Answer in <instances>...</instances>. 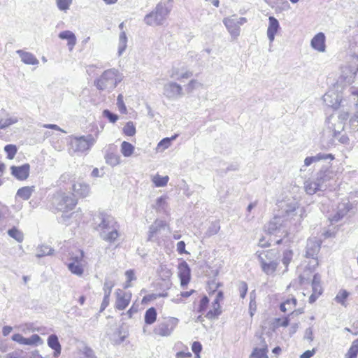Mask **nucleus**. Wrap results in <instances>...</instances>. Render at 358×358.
<instances>
[{
    "mask_svg": "<svg viewBox=\"0 0 358 358\" xmlns=\"http://www.w3.org/2000/svg\"><path fill=\"white\" fill-rule=\"evenodd\" d=\"M282 219L279 215L275 216L270 222L265 225L264 230L269 234H277L282 227Z\"/></svg>",
    "mask_w": 358,
    "mask_h": 358,
    "instance_id": "nucleus-14",
    "label": "nucleus"
},
{
    "mask_svg": "<svg viewBox=\"0 0 358 358\" xmlns=\"http://www.w3.org/2000/svg\"><path fill=\"white\" fill-rule=\"evenodd\" d=\"M48 346L54 350V357H57L61 353V345L56 334H51L48 338Z\"/></svg>",
    "mask_w": 358,
    "mask_h": 358,
    "instance_id": "nucleus-24",
    "label": "nucleus"
},
{
    "mask_svg": "<svg viewBox=\"0 0 358 358\" xmlns=\"http://www.w3.org/2000/svg\"><path fill=\"white\" fill-rule=\"evenodd\" d=\"M238 291L240 293V296L242 299H244L246 296L248 292V284L244 281H241L238 282Z\"/></svg>",
    "mask_w": 358,
    "mask_h": 358,
    "instance_id": "nucleus-54",
    "label": "nucleus"
},
{
    "mask_svg": "<svg viewBox=\"0 0 358 358\" xmlns=\"http://www.w3.org/2000/svg\"><path fill=\"white\" fill-rule=\"evenodd\" d=\"M313 163L317 162L321 160H332L334 157L331 154L318 153L315 156L310 157Z\"/></svg>",
    "mask_w": 358,
    "mask_h": 358,
    "instance_id": "nucleus-44",
    "label": "nucleus"
},
{
    "mask_svg": "<svg viewBox=\"0 0 358 358\" xmlns=\"http://www.w3.org/2000/svg\"><path fill=\"white\" fill-rule=\"evenodd\" d=\"M69 270L75 275L80 276L83 275L84 272V269L81 265V264H78L76 262H69L67 264Z\"/></svg>",
    "mask_w": 358,
    "mask_h": 358,
    "instance_id": "nucleus-37",
    "label": "nucleus"
},
{
    "mask_svg": "<svg viewBox=\"0 0 358 358\" xmlns=\"http://www.w3.org/2000/svg\"><path fill=\"white\" fill-rule=\"evenodd\" d=\"M164 95L169 99H176L183 96L182 86L175 82H169L164 85Z\"/></svg>",
    "mask_w": 358,
    "mask_h": 358,
    "instance_id": "nucleus-9",
    "label": "nucleus"
},
{
    "mask_svg": "<svg viewBox=\"0 0 358 358\" xmlns=\"http://www.w3.org/2000/svg\"><path fill=\"white\" fill-rule=\"evenodd\" d=\"M208 303L209 299L207 296L204 295L200 301V303L197 308V312L199 313H203L206 310Z\"/></svg>",
    "mask_w": 358,
    "mask_h": 358,
    "instance_id": "nucleus-50",
    "label": "nucleus"
},
{
    "mask_svg": "<svg viewBox=\"0 0 358 358\" xmlns=\"http://www.w3.org/2000/svg\"><path fill=\"white\" fill-rule=\"evenodd\" d=\"M324 103L329 107L338 108L341 105L342 100L334 92H328L323 96Z\"/></svg>",
    "mask_w": 358,
    "mask_h": 358,
    "instance_id": "nucleus-15",
    "label": "nucleus"
},
{
    "mask_svg": "<svg viewBox=\"0 0 358 358\" xmlns=\"http://www.w3.org/2000/svg\"><path fill=\"white\" fill-rule=\"evenodd\" d=\"M259 338L260 340V343L258 344L259 347H256L253 349L250 358H268V345L266 342L261 336Z\"/></svg>",
    "mask_w": 358,
    "mask_h": 358,
    "instance_id": "nucleus-16",
    "label": "nucleus"
},
{
    "mask_svg": "<svg viewBox=\"0 0 358 358\" xmlns=\"http://www.w3.org/2000/svg\"><path fill=\"white\" fill-rule=\"evenodd\" d=\"M178 323L176 317H169L159 322L154 329V333L161 336H170Z\"/></svg>",
    "mask_w": 358,
    "mask_h": 358,
    "instance_id": "nucleus-7",
    "label": "nucleus"
},
{
    "mask_svg": "<svg viewBox=\"0 0 358 358\" xmlns=\"http://www.w3.org/2000/svg\"><path fill=\"white\" fill-rule=\"evenodd\" d=\"M123 133L128 136H133L136 134V127L133 122H127L123 128Z\"/></svg>",
    "mask_w": 358,
    "mask_h": 358,
    "instance_id": "nucleus-42",
    "label": "nucleus"
},
{
    "mask_svg": "<svg viewBox=\"0 0 358 358\" xmlns=\"http://www.w3.org/2000/svg\"><path fill=\"white\" fill-rule=\"evenodd\" d=\"M59 37L63 40L68 41V46L70 50H71L76 43V37L75 34L69 30L63 31L59 34Z\"/></svg>",
    "mask_w": 358,
    "mask_h": 358,
    "instance_id": "nucleus-27",
    "label": "nucleus"
},
{
    "mask_svg": "<svg viewBox=\"0 0 358 358\" xmlns=\"http://www.w3.org/2000/svg\"><path fill=\"white\" fill-rule=\"evenodd\" d=\"M73 0H56V5L61 11L66 12L70 6L72 4Z\"/></svg>",
    "mask_w": 358,
    "mask_h": 358,
    "instance_id": "nucleus-43",
    "label": "nucleus"
},
{
    "mask_svg": "<svg viewBox=\"0 0 358 358\" xmlns=\"http://www.w3.org/2000/svg\"><path fill=\"white\" fill-rule=\"evenodd\" d=\"M134 151V146L127 141H123L121 144V153L123 156L129 157L132 155Z\"/></svg>",
    "mask_w": 358,
    "mask_h": 358,
    "instance_id": "nucleus-34",
    "label": "nucleus"
},
{
    "mask_svg": "<svg viewBox=\"0 0 358 358\" xmlns=\"http://www.w3.org/2000/svg\"><path fill=\"white\" fill-rule=\"evenodd\" d=\"M321 248V244L319 241L315 239H308L306 248V257L312 258L313 260L309 263L310 266L314 268L318 265L317 255L319 253Z\"/></svg>",
    "mask_w": 358,
    "mask_h": 358,
    "instance_id": "nucleus-8",
    "label": "nucleus"
},
{
    "mask_svg": "<svg viewBox=\"0 0 358 358\" xmlns=\"http://www.w3.org/2000/svg\"><path fill=\"white\" fill-rule=\"evenodd\" d=\"M157 310L154 307L148 308L145 313L144 320L148 325L152 324L157 320Z\"/></svg>",
    "mask_w": 358,
    "mask_h": 358,
    "instance_id": "nucleus-29",
    "label": "nucleus"
},
{
    "mask_svg": "<svg viewBox=\"0 0 358 358\" xmlns=\"http://www.w3.org/2000/svg\"><path fill=\"white\" fill-rule=\"evenodd\" d=\"M73 177V175H72L71 173H63L59 179V182L61 183V182H66L69 180H71V178Z\"/></svg>",
    "mask_w": 358,
    "mask_h": 358,
    "instance_id": "nucleus-63",
    "label": "nucleus"
},
{
    "mask_svg": "<svg viewBox=\"0 0 358 358\" xmlns=\"http://www.w3.org/2000/svg\"><path fill=\"white\" fill-rule=\"evenodd\" d=\"M325 39L324 33L320 32L317 34L311 40L312 48L319 52H324L326 49Z\"/></svg>",
    "mask_w": 358,
    "mask_h": 358,
    "instance_id": "nucleus-19",
    "label": "nucleus"
},
{
    "mask_svg": "<svg viewBox=\"0 0 358 358\" xmlns=\"http://www.w3.org/2000/svg\"><path fill=\"white\" fill-rule=\"evenodd\" d=\"M262 271L267 275H272L279 264V255L275 249L257 252Z\"/></svg>",
    "mask_w": 358,
    "mask_h": 358,
    "instance_id": "nucleus-4",
    "label": "nucleus"
},
{
    "mask_svg": "<svg viewBox=\"0 0 358 358\" xmlns=\"http://www.w3.org/2000/svg\"><path fill=\"white\" fill-rule=\"evenodd\" d=\"M103 116L108 120L111 123H115L118 120L119 117L117 114L112 113L108 109H105L103 111Z\"/></svg>",
    "mask_w": 358,
    "mask_h": 358,
    "instance_id": "nucleus-48",
    "label": "nucleus"
},
{
    "mask_svg": "<svg viewBox=\"0 0 358 358\" xmlns=\"http://www.w3.org/2000/svg\"><path fill=\"white\" fill-rule=\"evenodd\" d=\"M54 249L49 245H41L37 248V253L36 256L38 258H41L45 256L52 255L54 252Z\"/></svg>",
    "mask_w": 358,
    "mask_h": 358,
    "instance_id": "nucleus-32",
    "label": "nucleus"
},
{
    "mask_svg": "<svg viewBox=\"0 0 358 358\" xmlns=\"http://www.w3.org/2000/svg\"><path fill=\"white\" fill-rule=\"evenodd\" d=\"M72 189L76 195L82 198L87 197L90 193V185L83 182L73 184Z\"/></svg>",
    "mask_w": 358,
    "mask_h": 358,
    "instance_id": "nucleus-20",
    "label": "nucleus"
},
{
    "mask_svg": "<svg viewBox=\"0 0 358 358\" xmlns=\"http://www.w3.org/2000/svg\"><path fill=\"white\" fill-rule=\"evenodd\" d=\"M43 340L38 334H33L29 338H25L24 345H38L43 344Z\"/></svg>",
    "mask_w": 358,
    "mask_h": 358,
    "instance_id": "nucleus-40",
    "label": "nucleus"
},
{
    "mask_svg": "<svg viewBox=\"0 0 358 358\" xmlns=\"http://www.w3.org/2000/svg\"><path fill=\"white\" fill-rule=\"evenodd\" d=\"M77 204L75 194H66L65 193L55 195L52 200V205L58 211L68 212L73 210Z\"/></svg>",
    "mask_w": 358,
    "mask_h": 358,
    "instance_id": "nucleus-5",
    "label": "nucleus"
},
{
    "mask_svg": "<svg viewBox=\"0 0 358 358\" xmlns=\"http://www.w3.org/2000/svg\"><path fill=\"white\" fill-rule=\"evenodd\" d=\"M116 308L120 310L125 309L130 302L131 294L130 292H125L120 289H117L116 291Z\"/></svg>",
    "mask_w": 358,
    "mask_h": 358,
    "instance_id": "nucleus-11",
    "label": "nucleus"
},
{
    "mask_svg": "<svg viewBox=\"0 0 358 358\" xmlns=\"http://www.w3.org/2000/svg\"><path fill=\"white\" fill-rule=\"evenodd\" d=\"M13 341H15L20 344L24 345L25 338L20 334H15L11 337Z\"/></svg>",
    "mask_w": 358,
    "mask_h": 358,
    "instance_id": "nucleus-62",
    "label": "nucleus"
},
{
    "mask_svg": "<svg viewBox=\"0 0 358 358\" xmlns=\"http://www.w3.org/2000/svg\"><path fill=\"white\" fill-rule=\"evenodd\" d=\"M113 286L114 284L112 281L106 280L103 285L104 294H107L108 293V295H110Z\"/></svg>",
    "mask_w": 358,
    "mask_h": 358,
    "instance_id": "nucleus-57",
    "label": "nucleus"
},
{
    "mask_svg": "<svg viewBox=\"0 0 358 358\" xmlns=\"http://www.w3.org/2000/svg\"><path fill=\"white\" fill-rule=\"evenodd\" d=\"M350 210V206L348 203H341L337 206L336 213L330 218L331 223L340 221L344 216H345Z\"/></svg>",
    "mask_w": 358,
    "mask_h": 358,
    "instance_id": "nucleus-21",
    "label": "nucleus"
},
{
    "mask_svg": "<svg viewBox=\"0 0 358 358\" xmlns=\"http://www.w3.org/2000/svg\"><path fill=\"white\" fill-rule=\"evenodd\" d=\"M331 171L329 169H321L317 173L315 180L317 183L322 185V190L324 191L327 188V182L331 178Z\"/></svg>",
    "mask_w": 358,
    "mask_h": 358,
    "instance_id": "nucleus-22",
    "label": "nucleus"
},
{
    "mask_svg": "<svg viewBox=\"0 0 358 358\" xmlns=\"http://www.w3.org/2000/svg\"><path fill=\"white\" fill-rule=\"evenodd\" d=\"M303 338L309 341L310 342L313 341V332L311 327L306 329Z\"/></svg>",
    "mask_w": 358,
    "mask_h": 358,
    "instance_id": "nucleus-64",
    "label": "nucleus"
},
{
    "mask_svg": "<svg viewBox=\"0 0 358 358\" xmlns=\"http://www.w3.org/2000/svg\"><path fill=\"white\" fill-rule=\"evenodd\" d=\"M18 122V119L15 117L8 118L5 120H1V125L3 126V129L15 124Z\"/></svg>",
    "mask_w": 358,
    "mask_h": 358,
    "instance_id": "nucleus-56",
    "label": "nucleus"
},
{
    "mask_svg": "<svg viewBox=\"0 0 358 358\" xmlns=\"http://www.w3.org/2000/svg\"><path fill=\"white\" fill-rule=\"evenodd\" d=\"M30 165L24 164L22 166H12L10 167L11 174L19 180H26L29 175Z\"/></svg>",
    "mask_w": 358,
    "mask_h": 358,
    "instance_id": "nucleus-13",
    "label": "nucleus"
},
{
    "mask_svg": "<svg viewBox=\"0 0 358 358\" xmlns=\"http://www.w3.org/2000/svg\"><path fill=\"white\" fill-rule=\"evenodd\" d=\"M289 302H292L293 304V307H295L296 306L297 301L296 298L292 297L290 299H287L286 301H285L283 303H282L280 306V309L282 312L285 313L287 310L288 309L287 305H289Z\"/></svg>",
    "mask_w": 358,
    "mask_h": 358,
    "instance_id": "nucleus-52",
    "label": "nucleus"
},
{
    "mask_svg": "<svg viewBox=\"0 0 358 358\" xmlns=\"http://www.w3.org/2000/svg\"><path fill=\"white\" fill-rule=\"evenodd\" d=\"M358 355V338L355 339L348 352L346 353L345 358H357Z\"/></svg>",
    "mask_w": 358,
    "mask_h": 358,
    "instance_id": "nucleus-38",
    "label": "nucleus"
},
{
    "mask_svg": "<svg viewBox=\"0 0 358 358\" xmlns=\"http://www.w3.org/2000/svg\"><path fill=\"white\" fill-rule=\"evenodd\" d=\"M4 358H24V352L22 350H16L6 354Z\"/></svg>",
    "mask_w": 358,
    "mask_h": 358,
    "instance_id": "nucleus-53",
    "label": "nucleus"
},
{
    "mask_svg": "<svg viewBox=\"0 0 358 358\" xmlns=\"http://www.w3.org/2000/svg\"><path fill=\"white\" fill-rule=\"evenodd\" d=\"M293 251L290 248H287L283 250L282 255V263L285 267V271H287L288 266L293 259Z\"/></svg>",
    "mask_w": 358,
    "mask_h": 358,
    "instance_id": "nucleus-30",
    "label": "nucleus"
},
{
    "mask_svg": "<svg viewBox=\"0 0 358 358\" xmlns=\"http://www.w3.org/2000/svg\"><path fill=\"white\" fill-rule=\"evenodd\" d=\"M178 275L181 286H186L190 280L191 269L188 264L184 260L178 264Z\"/></svg>",
    "mask_w": 358,
    "mask_h": 358,
    "instance_id": "nucleus-12",
    "label": "nucleus"
},
{
    "mask_svg": "<svg viewBox=\"0 0 358 358\" xmlns=\"http://www.w3.org/2000/svg\"><path fill=\"white\" fill-rule=\"evenodd\" d=\"M83 354L87 358H96L95 353L94 350L89 348V347H85L83 349Z\"/></svg>",
    "mask_w": 358,
    "mask_h": 358,
    "instance_id": "nucleus-59",
    "label": "nucleus"
},
{
    "mask_svg": "<svg viewBox=\"0 0 358 358\" xmlns=\"http://www.w3.org/2000/svg\"><path fill=\"white\" fill-rule=\"evenodd\" d=\"M349 296V292L345 289L341 290L335 297V301L342 306H346L345 300Z\"/></svg>",
    "mask_w": 358,
    "mask_h": 358,
    "instance_id": "nucleus-41",
    "label": "nucleus"
},
{
    "mask_svg": "<svg viewBox=\"0 0 358 358\" xmlns=\"http://www.w3.org/2000/svg\"><path fill=\"white\" fill-rule=\"evenodd\" d=\"M94 138L92 135L73 137L70 142L71 148L74 152H85L90 148L94 143Z\"/></svg>",
    "mask_w": 358,
    "mask_h": 358,
    "instance_id": "nucleus-6",
    "label": "nucleus"
},
{
    "mask_svg": "<svg viewBox=\"0 0 358 358\" xmlns=\"http://www.w3.org/2000/svg\"><path fill=\"white\" fill-rule=\"evenodd\" d=\"M16 53L20 56L22 62L26 64L37 65L39 62L37 58L31 52L18 50Z\"/></svg>",
    "mask_w": 358,
    "mask_h": 358,
    "instance_id": "nucleus-23",
    "label": "nucleus"
},
{
    "mask_svg": "<svg viewBox=\"0 0 358 358\" xmlns=\"http://www.w3.org/2000/svg\"><path fill=\"white\" fill-rule=\"evenodd\" d=\"M123 95L119 94L117 98V106L121 113L125 114L127 113V107L123 101Z\"/></svg>",
    "mask_w": 358,
    "mask_h": 358,
    "instance_id": "nucleus-51",
    "label": "nucleus"
},
{
    "mask_svg": "<svg viewBox=\"0 0 358 358\" xmlns=\"http://www.w3.org/2000/svg\"><path fill=\"white\" fill-rule=\"evenodd\" d=\"M345 71H348L350 73L347 77L355 78L358 72V55H354L350 57L348 66L345 68Z\"/></svg>",
    "mask_w": 358,
    "mask_h": 358,
    "instance_id": "nucleus-25",
    "label": "nucleus"
},
{
    "mask_svg": "<svg viewBox=\"0 0 358 358\" xmlns=\"http://www.w3.org/2000/svg\"><path fill=\"white\" fill-rule=\"evenodd\" d=\"M8 234L17 242L21 243L23 241L24 235L22 231L13 227L8 231Z\"/></svg>",
    "mask_w": 358,
    "mask_h": 358,
    "instance_id": "nucleus-39",
    "label": "nucleus"
},
{
    "mask_svg": "<svg viewBox=\"0 0 358 358\" xmlns=\"http://www.w3.org/2000/svg\"><path fill=\"white\" fill-rule=\"evenodd\" d=\"M250 313L251 317L254 315V312L256 311L257 306L255 297L252 298V293H250V301L249 304Z\"/></svg>",
    "mask_w": 358,
    "mask_h": 358,
    "instance_id": "nucleus-58",
    "label": "nucleus"
},
{
    "mask_svg": "<svg viewBox=\"0 0 358 358\" xmlns=\"http://www.w3.org/2000/svg\"><path fill=\"white\" fill-rule=\"evenodd\" d=\"M280 24L278 20L273 16H270L268 18V27L267 29V36L270 41L272 43L274 41L275 35L280 29Z\"/></svg>",
    "mask_w": 358,
    "mask_h": 358,
    "instance_id": "nucleus-18",
    "label": "nucleus"
},
{
    "mask_svg": "<svg viewBox=\"0 0 358 358\" xmlns=\"http://www.w3.org/2000/svg\"><path fill=\"white\" fill-rule=\"evenodd\" d=\"M212 308H213L211 310L208 311V313L206 315V317L209 320H215L222 313L220 305L216 304V303H212Z\"/></svg>",
    "mask_w": 358,
    "mask_h": 358,
    "instance_id": "nucleus-31",
    "label": "nucleus"
},
{
    "mask_svg": "<svg viewBox=\"0 0 358 358\" xmlns=\"http://www.w3.org/2000/svg\"><path fill=\"white\" fill-rule=\"evenodd\" d=\"M4 151L7 154V158L13 159L17 153V148L15 145L8 144L4 147Z\"/></svg>",
    "mask_w": 358,
    "mask_h": 358,
    "instance_id": "nucleus-45",
    "label": "nucleus"
},
{
    "mask_svg": "<svg viewBox=\"0 0 358 358\" xmlns=\"http://www.w3.org/2000/svg\"><path fill=\"white\" fill-rule=\"evenodd\" d=\"M171 138H164L159 142V143L157 145V148L159 149H162L163 150L168 148L171 145Z\"/></svg>",
    "mask_w": 358,
    "mask_h": 358,
    "instance_id": "nucleus-55",
    "label": "nucleus"
},
{
    "mask_svg": "<svg viewBox=\"0 0 358 358\" xmlns=\"http://www.w3.org/2000/svg\"><path fill=\"white\" fill-rule=\"evenodd\" d=\"M321 185L315 180H308L304 182L305 191L307 194L313 195L318 191H323V187Z\"/></svg>",
    "mask_w": 358,
    "mask_h": 358,
    "instance_id": "nucleus-26",
    "label": "nucleus"
},
{
    "mask_svg": "<svg viewBox=\"0 0 358 358\" xmlns=\"http://www.w3.org/2000/svg\"><path fill=\"white\" fill-rule=\"evenodd\" d=\"M96 229L100 237L108 243H114L119 236V226L115 218L103 212L99 213L96 218Z\"/></svg>",
    "mask_w": 358,
    "mask_h": 358,
    "instance_id": "nucleus-1",
    "label": "nucleus"
},
{
    "mask_svg": "<svg viewBox=\"0 0 358 358\" xmlns=\"http://www.w3.org/2000/svg\"><path fill=\"white\" fill-rule=\"evenodd\" d=\"M285 215L294 218V220L300 222L303 218L305 210L303 207H300L296 203L287 204L285 208Z\"/></svg>",
    "mask_w": 358,
    "mask_h": 358,
    "instance_id": "nucleus-10",
    "label": "nucleus"
},
{
    "mask_svg": "<svg viewBox=\"0 0 358 358\" xmlns=\"http://www.w3.org/2000/svg\"><path fill=\"white\" fill-rule=\"evenodd\" d=\"M223 23L231 37L234 39L237 38L240 35V27L236 22L235 17H225L223 19Z\"/></svg>",
    "mask_w": 358,
    "mask_h": 358,
    "instance_id": "nucleus-17",
    "label": "nucleus"
},
{
    "mask_svg": "<svg viewBox=\"0 0 358 358\" xmlns=\"http://www.w3.org/2000/svg\"><path fill=\"white\" fill-rule=\"evenodd\" d=\"M164 224L162 221L156 220L153 224H152L149 227L148 231V241H153V238L159 232L161 228L163 227Z\"/></svg>",
    "mask_w": 358,
    "mask_h": 358,
    "instance_id": "nucleus-28",
    "label": "nucleus"
},
{
    "mask_svg": "<svg viewBox=\"0 0 358 358\" xmlns=\"http://www.w3.org/2000/svg\"><path fill=\"white\" fill-rule=\"evenodd\" d=\"M177 251L180 255L188 253L185 250V243L183 241H180L179 242H178Z\"/></svg>",
    "mask_w": 358,
    "mask_h": 358,
    "instance_id": "nucleus-61",
    "label": "nucleus"
},
{
    "mask_svg": "<svg viewBox=\"0 0 358 358\" xmlns=\"http://www.w3.org/2000/svg\"><path fill=\"white\" fill-rule=\"evenodd\" d=\"M106 164L111 166H117L120 162V157L117 154L113 152H107L105 155Z\"/></svg>",
    "mask_w": 358,
    "mask_h": 358,
    "instance_id": "nucleus-33",
    "label": "nucleus"
},
{
    "mask_svg": "<svg viewBox=\"0 0 358 358\" xmlns=\"http://www.w3.org/2000/svg\"><path fill=\"white\" fill-rule=\"evenodd\" d=\"M84 257V252L82 250H77L76 253H72L70 257V262H76L80 264Z\"/></svg>",
    "mask_w": 358,
    "mask_h": 358,
    "instance_id": "nucleus-49",
    "label": "nucleus"
},
{
    "mask_svg": "<svg viewBox=\"0 0 358 358\" xmlns=\"http://www.w3.org/2000/svg\"><path fill=\"white\" fill-rule=\"evenodd\" d=\"M127 37L125 31H122L119 36L118 55L121 56L127 48Z\"/></svg>",
    "mask_w": 358,
    "mask_h": 358,
    "instance_id": "nucleus-36",
    "label": "nucleus"
},
{
    "mask_svg": "<svg viewBox=\"0 0 358 358\" xmlns=\"http://www.w3.org/2000/svg\"><path fill=\"white\" fill-rule=\"evenodd\" d=\"M169 177L168 176H160L157 175L155 176L153 179V182L155 185L156 187H164L167 185V182L169 181Z\"/></svg>",
    "mask_w": 358,
    "mask_h": 358,
    "instance_id": "nucleus-47",
    "label": "nucleus"
},
{
    "mask_svg": "<svg viewBox=\"0 0 358 358\" xmlns=\"http://www.w3.org/2000/svg\"><path fill=\"white\" fill-rule=\"evenodd\" d=\"M34 187H23L20 188L17 192V196L22 198L24 200H28L34 191Z\"/></svg>",
    "mask_w": 358,
    "mask_h": 358,
    "instance_id": "nucleus-35",
    "label": "nucleus"
},
{
    "mask_svg": "<svg viewBox=\"0 0 358 358\" xmlns=\"http://www.w3.org/2000/svg\"><path fill=\"white\" fill-rule=\"evenodd\" d=\"M122 79L123 76L118 70L110 69L104 71L100 77L94 80V84L100 91L107 90L111 92Z\"/></svg>",
    "mask_w": 358,
    "mask_h": 358,
    "instance_id": "nucleus-3",
    "label": "nucleus"
},
{
    "mask_svg": "<svg viewBox=\"0 0 358 358\" xmlns=\"http://www.w3.org/2000/svg\"><path fill=\"white\" fill-rule=\"evenodd\" d=\"M220 229V226L218 222H215L211 223V224L209 226L208 229H207L206 232V235L208 237H210L213 235H215L218 233V231Z\"/></svg>",
    "mask_w": 358,
    "mask_h": 358,
    "instance_id": "nucleus-46",
    "label": "nucleus"
},
{
    "mask_svg": "<svg viewBox=\"0 0 358 358\" xmlns=\"http://www.w3.org/2000/svg\"><path fill=\"white\" fill-rule=\"evenodd\" d=\"M192 350L194 354H200L202 350V345L199 341H194L192 343Z\"/></svg>",
    "mask_w": 358,
    "mask_h": 358,
    "instance_id": "nucleus-60",
    "label": "nucleus"
},
{
    "mask_svg": "<svg viewBox=\"0 0 358 358\" xmlns=\"http://www.w3.org/2000/svg\"><path fill=\"white\" fill-rule=\"evenodd\" d=\"M173 0H161L155 8L144 17V22L149 26L162 25L173 8Z\"/></svg>",
    "mask_w": 358,
    "mask_h": 358,
    "instance_id": "nucleus-2",
    "label": "nucleus"
}]
</instances>
